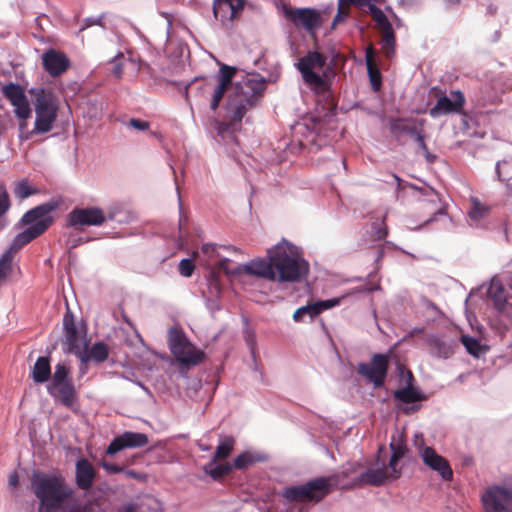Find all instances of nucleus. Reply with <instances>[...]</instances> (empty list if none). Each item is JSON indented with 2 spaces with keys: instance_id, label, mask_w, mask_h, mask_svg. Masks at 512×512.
Listing matches in <instances>:
<instances>
[{
  "instance_id": "obj_58",
  "label": "nucleus",
  "mask_w": 512,
  "mask_h": 512,
  "mask_svg": "<svg viewBox=\"0 0 512 512\" xmlns=\"http://www.w3.org/2000/svg\"><path fill=\"white\" fill-rule=\"evenodd\" d=\"M230 259L226 257H222L219 259L217 263L218 270L224 272L227 275H237L236 273H233V269L229 268Z\"/></svg>"
},
{
  "instance_id": "obj_5",
  "label": "nucleus",
  "mask_w": 512,
  "mask_h": 512,
  "mask_svg": "<svg viewBox=\"0 0 512 512\" xmlns=\"http://www.w3.org/2000/svg\"><path fill=\"white\" fill-rule=\"evenodd\" d=\"M267 81L259 74H252L233 85L237 99L229 97V106L232 109V121L240 122L247 110L254 107L263 96Z\"/></svg>"
},
{
  "instance_id": "obj_39",
  "label": "nucleus",
  "mask_w": 512,
  "mask_h": 512,
  "mask_svg": "<svg viewBox=\"0 0 512 512\" xmlns=\"http://www.w3.org/2000/svg\"><path fill=\"white\" fill-rule=\"evenodd\" d=\"M381 46L384 50L386 56H390L394 53L395 49V32L393 30L392 25L381 29Z\"/></svg>"
},
{
  "instance_id": "obj_28",
  "label": "nucleus",
  "mask_w": 512,
  "mask_h": 512,
  "mask_svg": "<svg viewBox=\"0 0 512 512\" xmlns=\"http://www.w3.org/2000/svg\"><path fill=\"white\" fill-rule=\"evenodd\" d=\"M30 377L36 384L49 383L53 377L50 355L39 356L31 368Z\"/></svg>"
},
{
  "instance_id": "obj_19",
  "label": "nucleus",
  "mask_w": 512,
  "mask_h": 512,
  "mask_svg": "<svg viewBox=\"0 0 512 512\" xmlns=\"http://www.w3.org/2000/svg\"><path fill=\"white\" fill-rule=\"evenodd\" d=\"M2 94L11 105L15 107V115L21 120H27L31 116V108L23 87L10 82L2 87Z\"/></svg>"
},
{
  "instance_id": "obj_50",
  "label": "nucleus",
  "mask_w": 512,
  "mask_h": 512,
  "mask_svg": "<svg viewBox=\"0 0 512 512\" xmlns=\"http://www.w3.org/2000/svg\"><path fill=\"white\" fill-rule=\"evenodd\" d=\"M11 202L9 198V194L4 185H0V217L6 214V212L10 209Z\"/></svg>"
},
{
  "instance_id": "obj_16",
  "label": "nucleus",
  "mask_w": 512,
  "mask_h": 512,
  "mask_svg": "<svg viewBox=\"0 0 512 512\" xmlns=\"http://www.w3.org/2000/svg\"><path fill=\"white\" fill-rule=\"evenodd\" d=\"M284 16L295 26H301L308 32H313L322 25L321 14L315 8H285Z\"/></svg>"
},
{
  "instance_id": "obj_36",
  "label": "nucleus",
  "mask_w": 512,
  "mask_h": 512,
  "mask_svg": "<svg viewBox=\"0 0 512 512\" xmlns=\"http://www.w3.org/2000/svg\"><path fill=\"white\" fill-rule=\"evenodd\" d=\"M391 177L396 183V192L399 193L405 186H409L412 189L418 190L421 192L424 196L428 198L429 202H436L439 201V195L438 193L431 187L428 188H419L416 185L412 183L404 182L398 175L392 174Z\"/></svg>"
},
{
  "instance_id": "obj_53",
  "label": "nucleus",
  "mask_w": 512,
  "mask_h": 512,
  "mask_svg": "<svg viewBox=\"0 0 512 512\" xmlns=\"http://www.w3.org/2000/svg\"><path fill=\"white\" fill-rule=\"evenodd\" d=\"M408 136L417 143L420 150H426L425 136L422 131L413 127V129L409 131Z\"/></svg>"
},
{
  "instance_id": "obj_1",
  "label": "nucleus",
  "mask_w": 512,
  "mask_h": 512,
  "mask_svg": "<svg viewBox=\"0 0 512 512\" xmlns=\"http://www.w3.org/2000/svg\"><path fill=\"white\" fill-rule=\"evenodd\" d=\"M31 491L38 500V512H84L78 502H68L74 491L60 474L33 472Z\"/></svg>"
},
{
  "instance_id": "obj_22",
  "label": "nucleus",
  "mask_w": 512,
  "mask_h": 512,
  "mask_svg": "<svg viewBox=\"0 0 512 512\" xmlns=\"http://www.w3.org/2000/svg\"><path fill=\"white\" fill-rule=\"evenodd\" d=\"M420 455L424 464L431 470L436 471L443 480H452L453 471L448 461L439 455L432 447H423L420 451Z\"/></svg>"
},
{
  "instance_id": "obj_3",
  "label": "nucleus",
  "mask_w": 512,
  "mask_h": 512,
  "mask_svg": "<svg viewBox=\"0 0 512 512\" xmlns=\"http://www.w3.org/2000/svg\"><path fill=\"white\" fill-rule=\"evenodd\" d=\"M304 83L317 95L329 96L331 83L335 77L332 64H327V57L314 50L309 51L296 63Z\"/></svg>"
},
{
  "instance_id": "obj_44",
  "label": "nucleus",
  "mask_w": 512,
  "mask_h": 512,
  "mask_svg": "<svg viewBox=\"0 0 512 512\" xmlns=\"http://www.w3.org/2000/svg\"><path fill=\"white\" fill-rule=\"evenodd\" d=\"M235 440L233 437L228 436L225 437L218 446L216 447L215 453L212 458L215 459H226L230 456L233 446H234Z\"/></svg>"
},
{
  "instance_id": "obj_32",
  "label": "nucleus",
  "mask_w": 512,
  "mask_h": 512,
  "mask_svg": "<svg viewBox=\"0 0 512 512\" xmlns=\"http://www.w3.org/2000/svg\"><path fill=\"white\" fill-rule=\"evenodd\" d=\"M378 289H380L379 285L370 286V287H368V286L356 287V288L351 289L349 292L342 295L341 297H334V298H330V299H326V300H320V301H317L316 304H317L318 309H320V313H321L324 310H327V309H330V308L340 305L342 299L346 298L347 296H352V295L359 294V293H371Z\"/></svg>"
},
{
  "instance_id": "obj_40",
  "label": "nucleus",
  "mask_w": 512,
  "mask_h": 512,
  "mask_svg": "<svg viewBox=\"0 0 512 512\" xmlns=\"http://www.w3.org/2000/svg\"><path fill=\"white\" fill-rule=\"evenodd\" d=\"M235 73H236L235 67L222 64L219 68L217 75H216L217 85H220L224 88L229 89L233 85L232 81H233Z\"/></svg>"
},
{
  "instance_id": "obj_60",
  "label": "nucleus",
  "mask_w": 512,
  "mask_h": 512,
  "mask_svg": "<svg viewBox=\"0 0 512 512\" xmlns=\"http://www.w3.org/2000/svg\"><path fill=\"white\" fill-rule=\"evenodd\" d=\"M129 126L139 131H145L149 128V122L138 118H131L129 121Z\"/></svg>"
},
{
  "instance_id": "obj_33",
  "label": "nucleus",
  "mask_w": 512,
  "mask_h": 512,
  "mask_svg": "<svg viewBox=\"0 0 512 512\" xmlns=\"http://www.w3.org/2000/svg\"><path fill=\"white\" fill-rule=\"evenodd\" d=\"M106 220L118 224H129L132 220V214L125 210L124 205L119 202L112 203L104 210Z\"/></svg>"
},
{
  "instance_id": "obj_9",
  "label": "nucleus",
  "mask_w": 512,
  "mask_h": 512,
  "mask_svg": "<svg viewBox=\"0 0 512 512\" xmlns=\"http://www.w3.org/2000/svg\"><path fill=\"white\" fill-rule=\"evenodd\" d=\"M168 344L171 353L181 364L196 365L203 359V353L196 350L178 328L169 329Z\"/></svg>"
},
{
  "instance_id": "obj_49",
  "label": "nucleus",
  "mask_w": 512,
  "mask_h": 512,
  "mask_svg": "<svg viewBox=\"0 0 512 512\" xmlns=\"http://www.w3.org/2000/svg\"><path fill=\"white\" fill-rule=\"evenodd\" d=\"M397 369H398V373H399L400 382L403 384V386H408L411 388L415 387L414 386L415 378H414L413 373L410 370L405 369L401 365H399L397 367Z\"/></svg>"
},
{
  "instance_id": "obj_47",
  "label": "nucleus",
  "mask_w": 512,
  "mask_h": 512,
  "mask_svg": "<svg viewBox=\"0 0 512 512\" xmlns=\"http://www.w3.org/2000/svg\"><path fill=\"white\" fill-rule=\"evenodd\" d=\"M103 19H104V14H100L98 16L86 17L81 22V26L78 31V34L94 25L99 26L102 29V31H104L106 29V27L103 23Z\"/></svg>"
},
{
  "instance_id": "obj_61",
  "label": "nucleus",
  "mask_w": 512,
  "mask_h": 512,
  "mask_svg": "<svg viewBox=\"0 0 512 512\" xmlns=\"http://www.w3.org/2000/svg\"><path fill=\"white\" fill-rule=\"evenodd\" d=\"M102 468L109 474H118V473H121L123 472V467L117 465V464H113V463H108V462H102L101 464Z\"/></svg>"
},
{
  "instance_id": "obj_41",
  "label": "nucleus",
  "mask_w": 512,
  "mask_h": 512,
  "mask_svg": "<svg viewBox=\"0 0 512 512\" xmlns=\"http://www.w3.org/2000/svg\"><path fill=\"white\" fill-rule=\"evenodd\" d=\"M320 314V309H318L316 302L312 304H307L305 306H301L293 314V320L295 322H302L305 320V317H309L310 320L314 319L316 316Z\"/></svg>"
},
{
  "instance_id": "obj_7",
  "label": "nucleus",
  "mask_w": 512,
  "mask_h": 512,
  "mask_svg": "<svg viewBox=\"0 0 512 512\" xmlns=\"http://www.w3.org/2000/svg\"><path fill=\"white\" fill-rule=\"evenodd\" d=\"M29 93L35 96V122L33 130L20 136L21 141H27L33 134H44L53 128V124L57 118V106L54 102L51 92L44 88H31Z\"/></svg>"
},
{
  "instance_id": "obj_42",
  "label": "nucleus",
  "mask_w": 512,
  "mask_h": 512,
  "mask_svg": "<svg viewBox=\"0 0 512 512\" xmlns=\"http://www.w3.org/2000/svg\"><path fill=\"white\" fill-rule=\"evenodd\" d=\"M87 115L90 119H101L106 108L105 103L99 98H89L86 101Z\"/></svg>"
},
{
  "instance_id": "obj_63",
  "label": "nucleus",
  "mask_w": 512,
  "mask_h": 512,
  "mask_svg": "<svg viewBox=\"0 0 512 512\" xmlns=\"http://www.w3.org/2000/svg\"><path fill=\"white\" fill-rule=\"evenodd\" d=\"M138 504L135 502H127L122 504L117 512H137Z\"/></svg>"
},
{
  "instance_id": "obj_64",
  "label": "nucleus",
  "mask_w": 512,
  "mask_h": 512,
  "mask_svg": "<svg viewBox=\"0 0 512 512\" xmlns=\"http://www.w3.org/2000/svg\"><path fill=\"white\" fill-rule=\"evenodd\" d=\"M346 17H347V13H345L341 9H339L333 19L332 28H334L338 23L344 21L346 19Z\"/></svg>"
},
{
  "instance_id": "obj_21",
  "label": "nucleus",
  "mask_w": 512,
  "mask_h": 512,
  "mask_svg": "<svg viewBox=\"0 0 512 512\" xmlns=\"http://www.w3.org/2000/svg\"><path fill=\"white\" fill-rule=\"evenodd\" d=\"M451 95L452 98L447 95L438 98L436 104L429 110V115L432 118L459 113L462 110L465 104L464 94L460 90H455L451 92Z\"/></svg>"
},
{
  "instance_id": "obj_46",
  "label": "nucleus",
  "mask_w": 512,
  "mask_h": 512,
  "mask_svg": "<svg viewBox=\"0 0 512 512\" xmlns=\"http://www.w3.org/2000/svg\"><path fill=\"white\" fill-rule=\"evenodd\" d=\"M12 253L5 251L0 257V283L3 282L12 271Z\"/></svg>"
},
{
  "instance_id": "obj_55",
  "label": "nucleus",
  "mask_w": 512,
  "mask_h": 512,
  "mask_svg": "<svg viewBox=\"0 0 512 512\" xmlns=\"http://www.w3.org/2000/svg\"><path fill=\"white\" fill-rule=\"evenodd\" d=\"M422 307L427 311L431 312V318H435L436 316L441 314L440 309L436 306L435 303H433L431 300H429L426 297H423L421 300Z\"/></svg>"
},
{
  "instance_id": "obj_25",
  "label": "nucleus",
  "mask_w": 512,
  "mask_h": 512,
  "mask_svg": "<svg viewBox=\"0 0 512 512\" xmlns=\"http://www.w3.org/2000/svg\"><path fill=\"white\" fill-rule=\"evenodd\" d=\"M75 356L79 358L81 362L80 369L83 370V365L91 360L96 363L106 361L109 357V349L102 341L95 342L91 347H88L87 342H85L84 349H80L79 353H76Z\"/></svg>"
},
{
  "instance_id": "obj_17",
  "label": "nucleus",
  "mask_w": 512,
  "mask_h": 512,
  "mask_svg": "<svg viewBox=\"0 0 512 512\" xmlns=\"http://www.w3.org/2000/svg\"><path fill=\"white\" fill-rule=\"evenodd\" d=\"M245 4L246 0H213V16L223 26L228 27L240 18Z\"/></svg>"
},
{
  "instance_id": "obj_57",
  "label": "nucleus",
  "mask_w": 512,
  "mask_h": 512,
  "mask_svg": "<svg viewBox=\"0 0 512 512\" xmlns=\"http://www.w3.org/2000/svg\"><path fill=\"white\" fill-rule=\"evenodd\" d=\"M210 290L216 297L221 294V284L216 276L215 271H211Z\"/></svg>"
},
{
  "instance_id": "obj_13",
  "label": "nucleus",
  "mask_w": 512,
  "mask_h": 512,
  "mask_svg": "<svg viewBox=\"0 0 512 512\" xmlns=\"http://www.w3.org/2000/svg\"><path fill=\"white\" fill-rule=\"evenodd\" d=\"M424 342L430 356L440 360L451 358L459 346L455 337L439 333L426 335Z\"/></svg>"
},
{
  "instance_id": "obj_20",
  "label": "nucleus",
  "mask_w": 512,
  "mask_h": 512,
  "mask_svg": "<svg viewBox=\"0 0 512 512\" xmlns=\"http://www.w3.org/2000/svg\"><path fill=\"white\" fill-rule=\"evenodd\" d=\"M148 436L141 432L125 431L114 437L107 447V454L115 455L126 448H140L147 445Z\"/></svg>"
},
{
  "instance_id": "obj_10",
  "label": "nucleus",
  "mask_w": 512,
  "mask_h": 512,
  "mask_svg": "<svg viewBox=\"0 0 512 512\" xmlns=\"http://www.w3.org/2000/svg\"><path fill=\"white\" fill-rule=\"evenodd\" d=\"M389 355L385 353H375L369 363L361 362L358 364L357 372L375 388L383 387L388 375Z\"/></svg>"
},
{
  "instance_id": "obj_56",
  "label": "nucleus",
  "mask_w": 512,
  "mask_h": 512,
  "mask_svg": "<svg viewBox=\"0 0 512 512\" xmlns=\"http://www.w3.org/2000/svg\"><path fill=\"white\" fill-rule=\"evenodd\" d=\"M244 338L246 341L247 346L250 349L251 355L253 358H255V347H256V335L253 331L250 329H246L244 331Z\"/></svg>"
},
{
  "instance_id": "obj_23",
  "label": "nucleus",
  "mask_w": 512,
  "mask_h": 512,
  "mask_svg": "<svg viewBox=\"0 0 512 512\" xmlns=\"http://www.w3.org/2000/svg\"><path fill=\"white\" fill-rule=\"evenodd\" d=\"M63 332V344L66 346L64 352L73 355L79 353L81 348L79 343V330L75 322L74 314L69 309H67L63 316Z\"/></svg>"
},
{
  "instance_id": "obj_4",
  "label": "nucleus",
  "mask_w": 512,
  "mask_h": 512,
  "mask_svg": "<svg viewBox=\"0 0 512 512\" xmlns=\"http://www.w3.org/2000/svg\"><path fill=\"white\" fill-rule=\"evenodd\" d=\"M57 208V203L53 201L45 202L33 207L23 214L17 226H28L18 233L10 246V251L21 249L23 246L42 235L53 223V217L50 215Z\"/></svg>"
},
{
  "instance_id": "obj_14",
  "label": "nucleus",
  "mask_w": 512,
  "mask_h": 512,
  "mask_svg": "<svg viewBox=\"0 0 512 512\" xmlns=\"http://www.w3.org/2000/svg\"><path fill=\"white\" fill-rule=\"evenodd\" d=\"M385 451L383 446L378 449V454L373 462V466L368 467L366 470L361 472L355 479V485H371L379 487L385 483V481L391 476L388 473L389 467L384 460L381 459L380 454Z\"/></svg>"
},
{
  "instance_id": "obj_37",
  "label": "nucleus",
  "mask_w": 512,
  "mask_h": 512,
  "mask_svg": "<svg viewBox=\"0 0 512 512\" xmlns=\"http://www.w3.org/2000/svg\"><path fill=\"white\" fill-rule=\"evenodd\" d=\"M460 342L465 347L466 351L476 358H479L488 351V346L481 344L478 339L469 335H462Z\"/></svg>"
},
{
  "instance_id": "obj_11",
  "label": "nucleus",
  "mask_w": 512,
  "mask_h": 512,
  "mask_svg": "<svg viewBox=\"0 0 512 512\" xmlns=\"http://www.w3.org/2000/svg\"><path fill=\"white\" fill-rule=\"evenodd\" d=\"M485 512H512V488L489 486L481 496Z\"/></svg>"
},
{
  "instance_id": "obj_29",
  "label": "nucleus",
  "mask_w": 512,
  "mask_h": 512,
  "mask_svg": "<svg viewBox=\"0 0 512 512\" xmlns=\"http://www.w3.org/2000/svg\"><path fill=\"white\" fill-rule=\"evenodd\" d=\"M389 447L391 450V456L387 465L390 469L391 478L397 479L401 476V471L397 468V465L399 461L406 455L408 448L400 437L397 439L393 437Z\"/></svg>"
},
{
  "instance_id": "obj_8",
  "label": "nucleus",
  "mask_w": 512,
  "mask_h": 512,
  "mask_svg": "<svg viewBox=\"0 0 512 512\" xmlns=\"http://www.w3.org/2000/svg\"><path fill=\"white\" fill-rule=\"evenodd\" d=\"M47 393L65 407H71L77 398V391L71 377L70 367L66 362H59L54 367L53 377L46 385Z\"/></svg>"
},
{
  "instance_id": "obj_54",
  "label": "nucleus",
  "mask_w": 512,
  "mask_h": 512,
  "mask_svg": "<svg viewBox=\"0 0 512 512\" xmlns=\"http://www.w3.org/2000/svg\"><path fill=\"white\" fill-rule=\"evenodd\" d=\"M123 57L122 52H118L111 60L110 62L113 64L112 74L117 79H120L123 74V64L119 62V59Z\"/></svg>"
},
{
  "instance_id": "obj_27",
  "label": "nucleus",
  "mask_w": 512,
  "mask_h": 512,
  "mask_svg": "<svg viewBox=\"0 0 512 512\" xmlns=\"http://www.w3.org/2000/svg\"><path fill=\"white\" fill-rule=\"evenodd\" d=\"M198 89L200 90L201 94L206 95L210 94V109L212 111H216L220 105V102L222 101L227 88H224L217 84H212L211 82H205L203 84H198L196 81L191 82L186 86V93H188L189 89Z\"/></svg>"
},
{
  "instance_id": "obj_62",
  "label": "nucleus",
  "mask_w": 512,
  "mask_h": 512,
  "mask_svg": "<svg viewBox=\"0 0 512 512\" xmlns=\"http://www.w3.org/2000/svg\"><path fill=\"white\" fill-rule=\"evenodd\" d=\"M202 253L209 258H213L216 254L217 246L213 243H205L202 246Z\"/></svg>"
},
{
  "instance_id": "obj_59",
  "label": "nucleus",
  "mask_w": 512,
  "mask_h": 512,
  "mask_svg": "<svg viewBox=\"0 0 512 512\" xmlns=\"http://www.w3.org/2000/svg\"><path fill=\"white\" fill-rule=\"evenodd\" d=\"M206 308L208 309V311L210 312L212 317H214L215 313L217 311L221 310V305H220L218 299H216V298H207L206 299Z\"/></svg>"
},
{
  "instance_id": "obj_34",
  "label": "nucleus",
  "mask_w": 512,
  "mask_h": 512,
  "mask_svg": "<svg viewBox=\"0 0 512 512\" xmlns=\"http://www.w3.org/2000/svg\"><path fill=\"white\" fill-rule=\"evenodd\" d=\"M203 470L212 479L219 480L230 474L233 470V466L230 463L218 464L217 459L212 458L207 464H205Z\"/></svg>"
},
{
  "instance_id": "obj_12",
  "label": "nucleus",
  "mask_w": 512,
  "mask_h": 512,
  "mask_svg": "<svg viewBox=\"0 0 512 512\" xmlns=\"http://www.w3.org/2000/svg\"><path fill=\"white\" fill-rule=\"evenodd\" d=\"M106 221L105 212L97 206L75 207L67 215V227L101 226Z\"/></svg>"
},
{
  "instance_id": "obj_52",
  "label": "nucleus",
  "mask_w": 512,
  "mask_h": 512,
  "mask_svg": "<svg viewBox=\"0 0 512 512\" xmlns=\"http://www.w3.org/2000/svg\"><path fill=\"white\" fill-rule=\"evenodd\" d=\"M389 128L392 133H404L407 135L413 129V127L403 124L401 119H392L389 123Z\"/></svg>"
},
{
  "instance_id": "obj_30",
  "label": "nucleus",
  "mask_w": 512,
  "mask_h": 512,
  "mask_svg": "<svg viewBox=\"0 0 512 512\" xmlns=\"http://www.w3.org/2000/svg\"><path fill=\"white\" fill-rule=\"evenodd\" d=\"M487 294L498 311L505 309L507 304L506 290L502 282L496 276L492 277L487 289Z\"/></svg>"
},
{
  "instance_id": "obj_35",
  "label": "nucleus",
  "mask_w": 512,
  "mask_h": 512,
  "mask_svg": "<svg viewBox=\"0 0 512 512\" xmlns=\"http://www.w3.org/2000/svg\"><path fill=\"white\" fill-rule=\"evenodd\" d=\"M266 458L267 457L264 454H254L250 451H244L235 457L233 464L231 465L235 469L242 470L248 468L256 462H264Z\"/></svg>"
},
{
  "instance_id": "obj_15",
  "label": "nucleus",
  "mask_w": 512,
  "mask_h": 512,
  "mask_svg": "<svg viewBox=\"0 0 512 512\" xmlns=\"http://www.w3.org/2000/svg\"><path fill=\"white\" fill-rule=\"evenodd\" d=\"M242 272L274 282L272 247L267 250L266 258H256L233 268V273L241 274Z\"/></svg>"
},
{
  "instance_id": "obj_26",
  "label": "nucleus",
  "mask_w": 512,
  "mask_h": 512,
  "mask_svg": "<svg viewBox=\"0 0 512 512\" xmlns=\"http://www.w3.org/2000/svg\"><path fill=\"white\" fill-rule=\"evenodd\" d=\"M95 478L96 470L93 465L86 458L78 459L75 466L77 487L82 490H89L93 486Z\"/></svg>"
},
{
  "instance_id": "obj_43",
  "label": "nucleus",
  "mask_w": 512,
  "mask_h": 512,
  "mask_svg": "<svg viewBox=\"0 0 512 512\" xmlns=\"http://www.w3.org/2000/svg\"><path fill=\"white\" fill-rule=\"evenodd\" d=\"M366 12L370 14L376 24V26L381 30L386 27L391 26L390 21L388 20L387 16L384 14V12L376 5V2L373 4H370L366 7Z\"/></svg>"
},
{
  "instance_id": "obj_51",
  "label": "nucleus",
  "mask_w": 512,
  "mask_h": 512,
  "mask_svg": "<svg viewBox=\"0 0 512 512\" xmlns=\"http://www.w3.org/2000/svg\"><path fill=\"white\" fill-rule=\"evenodd\" d=\"M194 269V262L190 258H184L179 263V273L184 277L192 276Z\"/></svg>"
},
{
  "instance_id": "obj_48",
  "label": "nucleus",
  "mask_w": 512,
  "mask_h": 512,
  "mask_svg": "<svg viewBox=\"0 0 512 512\" xmlns=\"http://www.w3.org/2000/svg\"><path fill=\"white\" fill-rule=\"evenodd\" d=\"M367 69H368V76H369L371 89L374 92H378L382 86L381 73L378 70H373L369 63L367 65Z\"/></svg>"
},
{
  "instance_id": "obj_2",
  "label": "nucleus",
  "mask_w": 512,
  "mask_h": 512,
  "mask_svg": "<svg viewBox=\"0 0 512 512\" xmlns=\"http://www.w3.org/2000/svg\"><path fill=\"white\" fill-rule=\"evenodd\" d=\"M274 282L299 283L308 275L310 265L296 245L282 239L272 247Z\"/></svg>"
},
{
  "instance_id": "obj_45",
  "label": "nucleus",
  "mask_w": 512,
  "mask_h": 512,
  "mask_svg": "<svg viewBox=\"0 0 512 512\" xmlns=\"http://www.w3.org/2000/svg\"><path fill=\"white\" fill-rule=\"evenodd\" d=\"M213 122L219 142L226 141L227 139L235 141V136L231 132V125L229 123L220 122L218 120H214Z\"/></svg>"
},
{
  "instance_id": "obj_38",
  "label": "nucleus",
  "mask_w": 512,
  "mask_h": 512,
  "mask_svg": "<svg viewBox=\"0 0 512 512\" xmlns=\"http://www.w3.org/2000/svg\"><path fill=\"white\" fill-rule=\"evenodd\" d=\"M39 191L36 187L32 186L27 178L20 179L15 182L13 193L19 200H24L37 194Z\"/></svg>"
},
{
  "instance_id": "obj_24",
  "label": "nucleus",
  "mask_w": 512,
  "mask_h": 512,
  "mask_svg": "<svg viewBox=\"0 0 512 512\" xmlns=\"http://www.w3.org/2000/svg\"><path fill=\"white\" fill-rule=\"evenodd\" d=\"M42 63L44 69L54 77L64 73L70 65L68 57L54 49H50L43 54Z\"/></svg>"
},
{
  "instance_id": "obj_31",
  "label": "nucleus",
  "mask_w": 512,
  "mask_h": 512,
  "mask_svg": "<svg viewBox=\"0 0 512 512\" xmlns=\"http://www.w3.org/2000/svg\"><path fill=\"white\" fill-rule=\"evenodd\" d=\"M490 213V207L483 204L478 198L471 197L470 208L467 211L469 225L475 228H483L481 221Z\"/></svg>"
},
{
  "instance_id": "obj_6",
  "label": "nucleus",
  "mask_w": 512,
  "mask_h": 512,
  "mask_svg": "<svg viewBox=\"0 0 512 512\" xmlns=\"http://www.w3.org/2000/svg\"><path fill=\"white\" fill-rule=\"evenodd\" d=\"M333 476H319L308 481L283 488L281 496L290 502L317 504L329 495L335 485Z\"/></svg>"
},
{
  "instance_id": "obj_18",
  "label": "nucleus",
  "mask_w": 512,
  "mask_h": 512,
  "mask_svg": "<svg viewBox=\"0 0 512 512\" xmlns=\"http://www.w3.org/2000/svg\"><path fill=\"white\" fill-rule=\"evenodd\" d=\"M393 398L399 403L400 410L409 415L421 408L420 403L426 400V395L419 387L402 386L393 392Z\"/></svg>"
}]
</instances>
